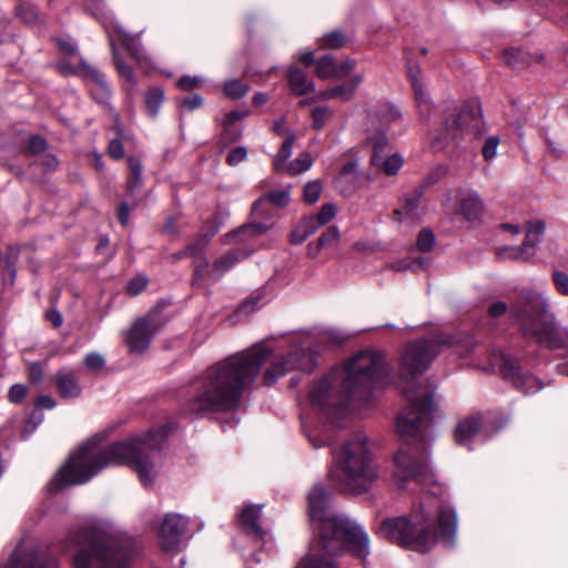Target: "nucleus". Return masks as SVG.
<instances>
[{"label": "nucleus", "mask_w": 568, "mask_h": 568, "mask_svg": "<svg viewBox=\"0 0 568 568\" xmlns=\"http://www.w3.org/2000/svg\"><path fill=\"white\" fill-rule=\"evenodd\" d=\"M29 381L36 385L40 384L43 378V368L39 362L31 363L28 367Z\"/></svg>", "instance_id": "0e129e2a"}, {"label": "nucleus", "mask_w": 568, "mask_h": 568, "mask_svg": "<svg viewBox=\"0 0 568 568\" xmlns=\"http://www.w3.org/2000/svg\"><path fill=\"white\" fill-rule=\"evenodd\" d=\"M545 230L546 225L542 221L538 220L527 223L525 241L519 245L526 261L535 255L537 245L539 244Z\"/></svg>", "instance_id": "a878e982"}, {"label": "nucleus", "mask_w": 568, "mask_h": 568, "mask_svg": "<svg viewBox=\"0 0 568 568\" xmlns=\"http://www.w3.org/2000/svg\"><path fill=\"white\" fill-rule=\"evenodd\" d=\"M322 550L336 556L349 550L358 558L369 554L368 537L363 529L349 517L343 514L327 516L320 526Z\"/></svg>", "instance_id": "6e6552de"}, {"label": "nucleus", "mask_w": 568, "mask_h": 568, "mask_svg": "<svg viewBox=\"0 0 568 568\" xmlns=\"http://www.w3.org/2000/svg\"><path fill=\"white\" fill-rule=\"evenodd\" d=\"M253 252V248H232L225 252L214 261L210 277L213 281L219 280L224 273L233 268L244 258L248 257Z\"/></svg>", "instance_id": "b1692460"}, {"label": "nucleus", "mask_w": 568, "mask_h": 568, "mask_svg": "<svg viewBox=\"0 0 568 568\" xmlns=\"http://www.w3.org/2000/svg\"><path fill=\"white\" fill-rule=\"evenodd\" d=\"M458 213L470 223L478 222L485 210L480 195L470 189L459 190L457 193Z\"/></svg>", "instance_id": "aec40b11"}, {"label": "nucleus", "mask_w": 568, "mask_h": 568, "mask_svg": "<svg viewBox=\"0 0 568 568\" xmlns=\"http://www.w3.org/2000/svg\"><path fill=\"white\" fill-rule=\"evenodd\" d=\"M291 196L288 190H274L268 193L262 195L256 202L255 205L260 204L263 201H268L276 207H284L290 203Z\"/></svg>", "instance_id": "58836bf2"}, {"label": "nucleus", "mask_w": 568, "mask_h": 568, "mask_svg": "<svg viewBox=\"0 0 568 568\" xmlns=\"http://www.w3.org/2000/svg\"><path fill=\"white\" fill-rule=\"evenodd\" d=\"M110 47L112 50L113 63H114V67L118 71V73L122 78H124L126 81H129L131 83H135V77H134L133 70L131 69L130 65H128L123 61L118 49L115 48L114 40H113L112 36H110Z\"/></svg>", "instance_id": "e433bc0d"}, {"label": "nucleus", "mask_w": 568, "mask_h": 568, "mask_svg": "<svg viewBox=\"0 0 568 568\" xmlns=\"http://www.w3.org/2000/svg\"><path fill=\"white\" fill-rule=\"evenodd\" d=\"M261 508L262 506H256V505H252V506H247L246 508H244L240 515V523H241V526L243 528V530L256 538V539H262L263 538V530L262 528L260 527L257 520H258V517H260V513H261Z\"/></svg>", "instance_id": "cd10ccee"}, {"label": "nucleus", "mask_w": 568, "mask_h": 568, "mask_svg": "<svg viewBox=\"0 0 568 568\" xmlns=\"http://www.w3.org/2000/svg\"><path fill=\"white\" fill-rule=\"evenodd\" d=\"M402 119V113L393 105H382L369 113L368 135H386L389 124Z\"/></svg>", "instance_id": "412c9836"}, {"label": "nucleus", "mask_w": 568, "mask_h": 568, "mask_svg": "<svg viewBox=\"0 0 568 568\" xmlns=\"http://www.w3.org/2000/svg\"><path fill=\"white\" fill-rule=\"evenodd\" d=\"M26 394L27 387L23 384H14L11 386L8 397L11 403L18 404L24 398Z\"/></svg>", "instance_id": "69168bd1"}, {"label": "nucleus", "mask_w": 568, "mask_h": 568, "mask_svg": "<svg viewBox=\"0 0 568 568\" xmlns=\"http://www.w3.org/2000/svg\"><path fill=\"white\" fill-rule=\"evenodd\" d=\"M53 379L61 398H77L81 395L82 387L73 369L62 367L55 373Z\"/></svg>", "instance_id": "393cba45"}, {"label": "nucleus", "mask_w": 568, "mask_h": 568, "mask_svg": "<svg viewBox=\"0 0 568 568\" xmlns=\"http://www.w3.org/2000/svg\"><path fill=\"white\" fill-rule=\"evenodd\" d=\"M424 266V260L418 258L414 262H409L407 260H399L390 264V268L397 272L407 271L409 268L417 271Z\"/></svg>", "instance_id": "4d7b16f0"}, {"label": "nucleus", "mask_w": 568, "mask_h": 568, "mask_svg": "<svg viewBox=\"0 0 568 568\" xmlns=\"http://www.w3.org/2000/svg\"><path fill=\"white\" fill-rule=\"evenodd\" d=\"M108 154L114 159L120 160L124 155L123 144L119 139H112L108 145Z\"/></svg>", "instance_id": "338daca9"}, {"label": "nucleus", "mask_w": 568, "mask_h": 568, "mask_svg": "<svg viewBox=\"0 0 568 568\" xmlns=\"http://www.w3.org/2000/svg\"><path fill=\"white\" fill-rule=\"evenodd\" d=\"M524 52L516 48L507 49L504 52V59L506 63L510 67L519 65L520 62L524 61Z\"/></svg>", "instance_id": "680f3d73"}, {"label": "nucleus", "mask_w": 568, "mask_h": 568, "mask_svg": "<svg viewBox=\"0 0 568 568\" xmlns=\"http://www.w3.org/2000/svg\"><path fill=\"white\" fill-rule=\"evenodd\" d=\"M296 568H338L333 556L322 554H310L304 557Z\"/></svg>", "instance_id": "72a5a7b5"}, {"label": "nucleus", "mask_w": 568, "mask_h": 568, "mask_svg": "<svg viewBox=\"0 0 568 568\" xmlns=\"http://www.w3.org/2000/svg\"><path fill=\"white\" fill-rule=\"evenodd\" d=\"M312 163L313 160L310 153L304 152L286 166V171L292 175H296L307 171Z\"/></svg>", "instance_id": "a19ab883"}, {"label": "nucleus", "mask_w": 568, "mask_h": 568, "mask_svg": "<svg viewBox=\"0 0 568 568\" xmlns=\"http://www.w3.org/2000/svg\"><path fill=\"white\" fill-rule=\"evenodd\" d=\"M48 148L47 141L40 135H30L26 144V152L32 155L43 153Z\"/></svg>", "instance_id": "a18cd8bd"}, {"label": "nucleus", "mask_w": 568, "mask_h": 568, "mask_svg": "<svg viewBox=\"0 0 568 568\" xmlns=\"http://www.w3.org/2000/svg\"><path fill=\"white\" fill-rule=\"evenodd\" d=\"M164 99L163 91L160 88H151L145 94V104L152 115H155Z\"/></svg>", "instance_id": "79ce46f5"}, {"label": "nucleus", "mask_w": 568, "mask_h": 568, "mask_svg": "<svg viewBox=\"0 0 568 568\" xmlns=\"http://www.w3.org/2000/svg\"><path fill=\"white\" fill-rule=\"evenodd\" d=\"M187 527V519L178 514H168L159 529V542L163 550H176Z\"/></svg>", "instance_id": "dca6fc26"}, {"label": "nucleus", "mask_w": 568, "mask_h": 568, "mask_svg": "<svg viewBox=\"0 0 568 568\" xmlns=\"http://www.w3.org/2000/svg\"><path fill=\"white\" fill-rule=\"evenodd\" d=\"M510 314L521 334L531 338L540 326L554 314L548 296L538 291H520L510 305Z\"/></svg>", "instance_id": "9b49d317"}, {"label": "nucleus", "mask_w": 568, "mask_h": 568, "mask_svg": "<svg viewBox=\"0 0 568 568\" xmlns=\"http://www.w3.org/2000/svg\"><path fill=\"white\" fill-rule=\"evenodd\" d=\"M320 227L321 223H318L314 216H307L303 219L292 231L291 242L293 244H301Z\"/></svg>", "instance_id": "7c9ffc66"}, {"label": "nucleus", "mask_w": 568, "mask_h": 568, "mask_svg": "<svg viewBox=\"0 0 568 568\" xmlns=\"http://www.w3.org/2000/svg\"><path fill=\"white\" fill-rule=\"evenodd\" d=\"M552 281L558 293L568 296V274L561 271H555L552 273Z\"/></svg>", "instance_id": "13d9d810"}, {"label": "nucleus", "mask_w": 568, "mask_h": 568, "mask_svg": "<svg viewBox=\"0 0 568 568\" xmlns=\"http://www.w3.org/2000/svg\"><path fill=\"white\" fill-rule=\"evenodd\" d=\"M499 145V138L496 135L487 138L483 145V156L486 161H491L497 154V148Z\"/></svg>", "instance_id": "3c124183"}, {"label": "nucleus", "mask_w": 568, "mask_h": 568, "mask_svg": "<svg viewBox=\"0 0 568 568\" xmlns=\"http://www.w3.org/2000/svg\"><path fill=\"white\" fill-rule=\"evenodd\" d=\"M407 73L415 93L419 111L420 113H424L428 111L430 102L427 93L424 90V84L420 80L422 71L418 65L408 64Z\"/></svg>", "instance_id": "c756f323"}, {"label": "nucleus", "mask_w": 568, "mask_h": 568, "mask_svg": "<svg viewBox=\"0 0 568 568\" xmlns=\"http://www.w3.org/2000/svg\"><path fill=\"white\" fill-rule=\"evenodd\" d=\"M363 74H354L347 82L333 87L335 99L347 102L351 101L355 94L359 84L363 82Z\"/></svg>", "instance_id": "2f4dec72"}, {"label": "nucleus", "mask_w": 568, "mask_h": 568, "mask_svg": "<svg viewBox=\"0 0 568 568\" xmlns=\"http://www.w3.org/2000/svg\"><path fill=\"white\" fill-rule=\"evenodd\" d=\"M17 13L26 23H33L38 19L37 10L32 6L21 4L18 7Z\"/></svg>", "instance_id": "e2e57ef3"}, {"label": "nucleus", "mask_w": 568, "mask_h": 568, "mask_svg": "<svg viewBox=\"0 0 568 568\" xmlns=\"http://www.w3.org/2000/svg\"><path fill=\"white\" fill-rule=\"evenodd\" d=\"M498 256L501 260H511L519 262L526 261L519 246H506L504 248H500L498 251Z\"/></svg>", "instance_id": "6e6d98bb"}, {"label": "nucleus", "mask_w": 568, "mask_h": 568, "mask_svg": "<svg viewBox=\"0 0 568 568\" xmlns=\"http://www.w3.org/2000/svg\"><path fill=\"white\" fill-rule=\"evenodd\" d=\"M339 240V231L336 226H329L318 239L320 245L324 247L336 244Z\"/></svg>", "instance_id": "603ef678"}, {"label": "nucleus", "mask_w": 568, "mask_h": 568, "mask_svg": "<svg viewBox=\"0 0 568 568\" xmlns=\"http://www.w3.org/2000/svg\"><path fill=\"white\" fill-rule=\"evenodd\" d=\"M6 568H57V562L36 547L26 548L19 545Z\"/></svg>", "instance_id": "f3484780"}, {"label": "nucleus", "mask_w": 568, "mask_h": 568, "mask_svg": "<svg viewBox=\"0 0 568 568\" xmlns=\"http://www.w3.org/2000/svg\"><path fill=\"white\" fill-rule=\"evenodd\" d=\"M148 285V278L144 276H136L131 278L126 284V292L130 295H138L143 290H145Z\"/></svg>", "instance_id": "bf43d9fd"}, {"label": "nucleus", "mask_w": 568, "mask_h": 568, "mask_svg": "<svg viewBox=\"0 0 568 568\" xmlns=\"http://www.w3.org/2000/svg\"><path fill=\"white\" fill-rule=\"evenodd\" d=\"M333 115V110L326 105H320L313 109L312 119L313 126L321 130L326 124L327 120Z\"/></svg>", "instance_id": "37998d69"}, {"label": "nucleus", "mask_w": 568, "mask_h": 568, "mask_svg": "<svg viewBox=\"0 0 568 568\" xmlns=\"http://www.w3.org/2000/svg\"><path fill=\"white\" fill-rule=\"evenodd\" d=\"M316 74L320 79L336 78V62L332 55H324L316 61Z\"/></svg>", "instance_id": "4c0bfd02"}, {"label": "nucleus", "mask_w": 568, "mask_h": 568, "mask_svg": "<svg viewBox=\"0 0 568 568\" xmlns=\"http://www.w3.org/2000/svg\"><path fill=\"white\" fill-rule=\"evenodd\" d=\"M440 345L454 346L460 356L470 354L475 348L471 337L464 338L448 335H438L430 338H420L409 343L400 358V376L403 379L413 378L425 373L430 362L437 356Z\"/></svg>", "instance_id": "1a4fd4ad"}, {"label": "nucleus", "mask_w": 568, "mask_h": 568, "mask_svg": "<svg viewBox=\"0 0 568 568\" xmlns=\"http://www.w3.org/2000/svg\"><path fill=\"white\" fill-rule=\"evenodd\" d=\"M169 436V427L161 426L144 434L111 444L98 449L94 442L82 445L59 469L49 483L51 493H59L65 486L89 481L100 470L112 465L130 466L143 486L153 484L159 474L160 450Z\"/></svg>", "instance_id": "f257e3e1"}, {"label": "nucleus", "mask_w": 568, "mask_h": 568, "mask_svg": "<svg viewBox=\"0 0 568 568\" xmlns=\"http://www.w3.org/2000/svg\"><path fill=\"white\" fill-rule=\"evenodd\" d=\"M435 244V236L433 232L428 229H424L419 232L418 239H417V248L420 252H428L433 248Z\"/></svg>", "instance_id": "8fccbe9b"}, {"label": "nucleus", "mask_w": 568, "mask_h": 568, "mask_svg": "<svg viewBox=\"0 0 568 568\" xmlns=\"http://www.w3.org/2000/svg\"><path fill=\"white\" fill-rule=\"evenodd\" d=\"M271 353L268 346L258 343L210 366L195 383L186 409L193 414L236 410L244 389L256 379Z\"/></svg>", "instance_id": "7ed1b4c3"}, {"label": "nucleus", "mask_w": 568, "mask_h": 568, "mask_svg": "<svg viewBox=\"0 0 568 568\" xmlns=\"http://www.w3.org/2000/svg\"><path fill=\"white\" fill-rule=\"evenodd\" d=\"M447 174V168L445 165L436 166L425 179V184L430 186L440 181Z\"/></svg>", "instance_id": "774afa93"}, {"label": "nucleus", "mask_w": 568, "mask_h": 568, "mask_svg": "<svg viewBox=\"0 0 568 568\" xmlns=\"http://www.w3.org/2000/svg\"><path fill=\"white\" fill-rule=\"evenodd\" d=\"M322 193V184L320 181L308 182L303 190V197L306 203H315Z\"/></svg>", "instance_id": "de8ad7c7"}, {"label": "nucleus", "mask_w": 568, "mask_h": 568, "mask_svg": "<svg viewBox=\"0 0 568 568\" xmlns=\"http://www.w3.org/2000/svg\"><path fill=\"white\" fill-rule=\"evenodd\" d=\"M329 498L331 494L322 484L312 487L307 495L308 515L312 521L321 523L326 518L325 511L329 505Z\"/></svg>", "instance_id": "5701e85b"}, {"label": "nucleus", "mask_w": 568, "mask_h": 568, "mask_svg": "<svg viewBox=\"0 0 568 568\" xmlns=\"http://www.w3.org/2000/svg\"><path fill=\"white\" fill-rule=\"evenodd\" d=\"M77 551L75 568H125L131 557L130 539L109 527L84 526L70 535Z\"/></svg>", "instance_id": "0eeeda50"}, {"label": "nucleus", "mask_w": 568, "mask_h": 568, "mask_svg": "<svg viewBox=\"0 0 568 568\" xmlns=\"http://www.w3.org/2000/svg\"><path fill=\"white\" fill-rule=\"evenodd\" d=\"M422 192L415 191L413 194L407 195L405 197V204L403 207L397 209L393 212V219L397 222H400L404 216L415 219L418 216L417 210L419 206V199Z\"/></svg>", "instance_id": "473e14b6"}, {"label": "nucleus", "mask_w": 568, "mask_h": 568, "mask_svg": "<svg viewBox=\"0 0 568 568\" xmlns=\"http://www.w3.org/2000/svg\"><path fill=\"white\" fill-rule=\"evenodd\" d=\"M295 142V134L293 132H288L285 136V140L282 144V148L274 156L273 166L275 171H282L286 169L285 162L292 155L293 145Z\"/></svg>", "instance_id": "f704fd0d"}, {"label": "nucleus", "mask_w": 568, "mask_h": 568, "mask_svg": "<svg viewBox=\"0 0 568 568\" xmlns=\"http://www.w3.org/2000/svg\"><path fill=\"white\" fill-rule=\"evenodd\" d=\"M83 362L85 367L90 371H99L105 365L104 357L97 352L87 354Z\"/></svg>", "instance_id": "864d4df0"}, {"label": "nucleus", "mask_w": 568, "mask_h": 568, "mask_svg": "<svg viewBox=\"0 0 568 568\" xmlns=\"http://www.w3.org/2000/svg\"><path fill=\"white\" fill-rule=\"evenodd\" d=\"M346 40L344 34L338 30L325 34L322 39V45L328 49L342 48Z\"/></svg>", "instance_id": "09e8293b"}, {"label": "nucleus", "mask_w": 568, "mask_h": 568, "mask_svg": "<svg viewBox=\"0 0 568 568\" xmlns=\"http://www.w3.org/2000/svg\"><path fill=\"white\" fill-rule=\"evenodd\" d=\"M80 70L87 79L93 82L91 88V94L94 100L101 104H105L109 101L110 88L105 80V75L98 69L87 63L81 57H79Z\"/></svg>", "instance_id": "4be33fe9"}, {"label": "nucleus", "mask_w": 568, "mask_h": 568, "mask_svg": "<svg viewBox=\"0 0 568 568\" xmlns=\"http://www.w3.org/2000/svg\"><path fill=\"white\" fill-rule=\"evenodd\" d=\"M119 41L123 44L130 55L136 61L140 67L148 65V57L136 38L125 32L119 24L113 26Z\"/></svg>", "instance_id": "bb28decb"}, {"label": "nucleus", "mask_w": 568, "mask_h": 568, "mask_svg": "<svg viewBox=\"0 0 568 568\" xmlns=\"http://www.w3.org/2000/svg\"><path fill=\"white\" fill-rule=\"evenodd\" d=\"M531 338L550 349H565L568 348V327L559 325L552 314Z\"/></svg>", "instance_id": "a211bd4d"}, {"label": "nucleus", "mask_w": 568, "mask_h": 568, "mask_svg": "<svg viewBox=\"0 0 568 568\" xmlns=\"http://www.w3.org/2000/svg\"><path fill=\"white\" fill-rule=\"evenodd\" d=\"M266 230L267 226L264 224H250L240 227L233 233L226 234V237L231 240H237L240 242H245L252 237L263 234L264 232H266Z\"/></svg>", "instance_id": "c9c22d12"}, {"label": "nucleus", "mask_w": 568, "mask_h": 568, "mask_svg": "<svg viewBox=\"0 0 568 568\" xmlns=\"http://www.w3.org/2000/svg\"><path fill=\"white\" fill-rule=\"evenodd\" d=\"M489 426L490 418L487 415H470L457 424L455 429V440L460 445H467L478 433H483L485 437H488L491 434Z\"/></svg>", "instance_id": "6ab92c4d"}, {"label": "nucleus", "mask_w": 568, "mask_h": 568, "mask_svg": "<svg viewBox=\"0 0 568 568\" xmlns=\"http://www.w3.org/2000/svg\"><path fill=\"white\" fill-rule=\"evenodd\" d=\"M335 215H336V207L331 203H326V204L322 205L318 214L313 215V216L318 221V223H321V226H323V225L327 224L328 222H331Z\"/></svg>", "instance_id": "5fc2aeb1"}, {"label": "nucleus", "mask_w": 568, "mask_h": 568, "mask_svg": "<svg viewBox=\"0 0 568 568\" xmlns=\"http://www.w3.org/2000/svg\"><path fill=\"white\" fill-rule=\"evenodd\" d=\"M329 478L342 491L362 495L368 491L379 477V468L367 446V436L356 433L333 453Z\"/></svg>", "instance_id": "423d86ee"}, {"label": "nucleus", "mask_w": 568, "mask_h": 568, "mask_svg": "<svg viewBox=\"0 0 568 568\" xmlns=\"http://www.w3.org/2000/svg\"><path fill=\"white\" fill-rule=\"evenodd\" d=\"M369 143L373 148V153L371 158V163L374 168L383 171L387 175H395L400 170L403 165V158L394 153L392 155H387L385 153V149L388 144V138L384 133L373 136H367Z\"/></svg>", "instance_id": "2eb2a0df"}, {"label": "nucleus", "mask_w": 568, "mask_h": 568, "mask_svg": "<svg viewBox=\"0 0 568 568\" xmlns=\"http://www.w3.org/2000/svg\"><path fill=\"white\" fill-rule=\"evenodd\" d=\"M390 367L385 356L374 351H363L347 364L334 368L315 382L308 398L315 410L333 418L349 405L368 404L374 390L389 379Z\"/></svg>", "instance_id": "f03ea898"}, {"label": "nucleus", "mask_w": 568, "mask_h": 568, "mask_svg": "<svg viewBox=\"0 0 568 568\" xmlns=\"http://www.w3.org/2000/svg\"><path fill=\"white\" fill-rule=\"evenodd\" d=\"M217 232V229H214L211 234H201L194 242L187 244L185 247H191V256H200L202 252L209 244L210 240Z\"/></svg>", "instance_id": "c03bdc74"}, {"label": "nucleus", "mask_w": 568, "mask_h": 568, "mask_svg": "<svg viewBox=\"0 0 568 568\" xmlns=\"http://www.w3.org/2000/svg\"><path fill=\"white\" fill-rule=\"evenodd\" d=\"M246 156H247L246 149L244 146H236L229 152V154L226 156V162L231 166H235V165H239L240 163H242L246 159Z\"/></svg>", "instance_id": "052dcab7"}, {"label": "nucleus", "mask_w": 568, "mask_h": 568, "mask_svg": "<svg viewBox=\"0 0 568 568\" xmlns=\"http://www.w3.org/2000/svg\"><path fill=\"white\" fill-rule=\"evenodd\" d=\"M166 322V317L158 308L138 318L132 324L126 336V344L130 351L138 354L143 353L149 347L154 335L164 327Z\"/></svg>", "instance_id": "f8f14e48"}, {"label": "nucleus", "mask_w": 568, "mask_h": 568, "mask_svg": "<svg viewBox=\"0 0 568 568\" xmlns=\"http://www.w3.org/2000/svg\"><path fill=\"white\" fill-rule=\"evenodd\" d=\"M248 89L250 87L247 83L237 79H232L225 82L223 92L227 98L236 100L244 97Z\"/></svg>", "instance_id": "ea45409f"}, {"label": "nucleus", "mask_w": 568, "mask_h": 568, "mask_svg": "<svg viewBox=\"0 0 568 568\" xmlns=\"http://www.w3.org/2000/svg\"><path fill=\"white\" fill-rule=\"evenodd\" d=\"M403 392L408 406L398 415L396 428L405 444L394 455V478L399 486H404L409 480L428 486L434 483V475L426 456L430 439L433 397L420 385L404 387Z\"/></svg>", "instance_id": "20e7f679"}, {"label": "nucleus", "mask_w": 568, "mask_h": 568, "mask_svg": "<svg viewBox=\"0 0 568 568\" xmlns=\"http://www.w3.org/2000/svg\"><path fill=\"white\" fill-rule=\"evenodd\" d=\"M195 257V261H194V278H193V283L194 284H197L200 282L203 281V278L209 275L210 276V273L207 271L209 268V261L206 257H204L203 255H200V256H194Z\"/></svg>", "instance_id": "49530a36"}, {"label": "nucleus", "mask_w": 568, "mask_h": 568, "mask_svg": "<svg viewBox=\"0 0 568 568\" xmlns=\"http://www.w3.org/2000/svg\"><path fill=\"white\" fill-rule=\"evenodd\" d=\"M484 131L480 108L476 104L453 106L448 110L443 126L432 133L434 150H443L450 142L460 139L465 132L479 135Z\"/></svg>", "instance_id": "9d476101"}, {"label": "nucleus", "mask_w": 568, "mask_h": 568, "mask_svg": "<svg viewBox=\"0 0 568 568\" xmlns=\"http://www.w3.org/2000/svg\"><path fill=\"white\" fill-rule=\"evenodd\" d=\"M287 80L291 90L295 95H305L315 90L314 82L310 80L306 73L296 65H291L288 68Z\"/></svg>", "instance_id": "c85d7f7f"}, {"label": "nucleus", "mask_w": 568, "mask_h": 568, "mask_svg": "<svg viewBox=\"0 0 568 568\" xmlns=\"http://www.w3.org/2000/svg\"><path fill=\"white\" fill-rule=\"evenodd\" d=\"M315 365L316 362L313 353L303 347L295 346L288 355L271 363L264 373V384L270 386L294 369L311 372Z\"/></svg>", "instance_id": "ddd939ff"}, {"label": "nucleus", "mask_w": 568, "mask_h": 568, "mask_svg": "<svg viewBox=\"0 0 568 568\" xmlns=\"http://www.w3.org/2000/svg\"><path fill=\"white\" fill-rule=\"evenodd\" d=\"M437 490L426 494L408 515L384 519L377 534L398 546L418 552L429 551L438 538L452 540L457 528V517Z\"/></svg>", "instance_id": "39448f33"}, {"label": "nucleus", "mask_w": 568, "mask_h": 568, "mask_svg": "<svg viewBox=\"0 0 568 568\" xmlns=\"http://www.w3.org/2000/svg\"><path fill=\"white\" fill-rule=\"evenodd\" d=\"M491 364L497 366L503 376L525 394H532L542 388V384L537 377L523 372L518 363L503 351L493 354Z\"/></svg>", "instance_id": "4468645a"}]
</instances>
